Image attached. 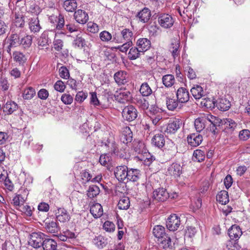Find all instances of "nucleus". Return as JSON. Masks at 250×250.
I'll use <instances>...</instances> for the list:
<instances>
[{
	"label": "nucleus",
	"mask_w": 250,
	"mask_h": 250,
	"mask_svg": "<svg viewBox=\"0 0 250 250\" xmlns=\"http://www.w3.org/2000/svg\"><path fill=\"white\" fill-rule=\"evenodd\" d=\"M165 228L157 225V245L160 248L167 250L171 247V239L165 232Z\"/></svg>",
	"instance_id": "obj_2"
},
{
	"label": "nucleus",
	"mask_w": 250,
	"mask_h": 250,
	"mask_svg": "<svg viewBox=\"0 0 250 250\" xmlns=\"http://www.w3.org/2000/svg\"><path fill=\"white\" fill-rule=\"evenodd\" d=\"M168 197V193L166 189L161 188L157 190V201L164 202Z\"/></svg>",
	"instance_id": "obj_42"
},
{
	"label": "nucleus",
	"mask_w": 250,
	"mask_h": 250,
	"mask_svg": "<svg viewBox=\"0 0 250 250\" xmlns=\"http://www.w3.org/2000/svg\"><path fill=\"white\" fill-rule=\"evenodd\" d=\"M74 18L79 23L84 24L88 20L87 14L83 10L79 9L74 13Z\"/></svg>",
	"instance_id": "obj_18"
},
{
	"label": "nucleus",
	"mask_w": 250,
	"mask_h": 250,
	"mask_svg": "<svg viewBox=\"0 0 250 250\" xmlns=\"http://www.w3.org/2000/svg\"><path fill=\"white\" fill-rule=\"evenodd\" d=\"M100 190L98 186L94 185L89 186L87 190V196L88 198L92 199L96 197L100 193Z\"/></svg>",
	"instance_id": "obj_32"
},
{
	"label": "nucleus",
	"mask_w": 250,
	"mask_h": 250,
	"mask_svg": "<svg viewBox=\"0 0 250 250\" xmlns=\"http://www.w3.org/2000/svg\"><path fill=\"white\" fill-rule=\"evenodd\" d=\"M190 92L195 99H200L205 96L203 88L199 85L194 86Z\"/></svg>",
	"instance_id": "obj_25"
},
{
	"label": "nucleus",
	"mask_w": 250,
	"mask_h": 250,
	"mask_svg": "<svg viewBox=\"0 0 250 250\" xmlns=\"http://www.w3.org/2000/svg\"><path fill=\"white\" fill-rule=\"evenodd\" d=\"M100 38L103 42H108L112 39V36L108 31H104L100 33Z\"/></svg>",
	"instance_id": "obj_56"
},
{
	"label": "nucleus",
	"mask_w": 250,
	"mask_h": 250,
	"mask_svg": "<svg viewBox=\"0 0 250 250\" xmlns=\"http://www.w3.org/2000/svg\"><path fill=\"white\" fill-rule=\"evenodd\" d=\"M56 218L61 222H65L70 219L67 211L63 208H59L56 212Z\"/></svg>",
	"instance_id": "obj_23"
},
{
	"label": "nucleus",
	"mask_w": 250,
	"mask_h": 250,
	"mask_svg": "<svg viewBox=\"0 0 250 250\" xmlns=\"http://www.w3.org/2000/svg\"><path fill=\"white\" fill-rule=\"evenodd\" d=\"M128 170V168L125 165L120 166L116 167L114 174L116 178L120 181L125 182Z\"/></svg>",
	"instance_id": "obj_11"
},
{
	"label": "nucleus",
	"mask_w": 250,
	"mask_h": 250,
	"mask_svg": "<svg viewBox=\"0 0 250 250\" xmlns=\"http://www.w3.org/2000/svg\"><path fill=\"white\" fill-rule=\"evenodd\" d=\"M103 229L107 232H113L115 229V226L112 222L107 221L104 224Z\"/></svg>",
	"instance_id": "obj_53"
},
{
	"label": "nucleus",
	"mask_w": 250,
	"mask_h": 250,
	"mask_svg": "<svg viewBox=\"0 0 250 250\" xmlns=\"http://www.w3.org/2000/svg\"><path fill=\"white\" fill-rule=\"evenodd\" d=\"M18 108V104L14 102H7L3 107V111L8 114H12Z\"/></svg>",
	"instance_id": "obj_36"
},
{
	"label": "nucleus",
	"mask_w": 250,
	"mask_h": 250,
	"mask_svg": "<svg viewBox=\"0 0 250 250\" xmlns=\"http://www.w3.org/2000/svg\"><path fill=\"white\" fill-rule=\"evenodd\" d=\"M205 158V153L200 149H196L194 151L193 159L194 161L201 162L204 161Z\"/></svg>",
	"instance_id": "obj_45"
},
{
	"label": "nucleus",
	"mask_w": 250,
	"mask_h": 250,
	"mask_svg": "<svg viewBox=\"0 0 250 250\" xmlns=\"http://www.w3.org/2000/svg\"><path fill=\"white\" fill-rule=\"evenodd\" d=\"M149 105L150 107L149 108V110L148 112V115L152 119V123L155 125H156V123L155 122V120L156 117H155V114L156 113V101H155L154 102H152L149 100Z\"/></svg>",
	"instance_id": "obj_33"
},
{
	"label": "nucleus",
	"mask_w": 250,
	"mask_h": 250,
	"mask_svg": "<svg viewBox=\"0 0 250 250\" xmlns=\"http://www.w3.org/2000/svg\"><path fill=\"white\" fill-rule=\"evenodd\" d=\"M179 42L176 40H175L174 42H172L170 44V51H171L174 59L178 57L180 54V51L179 50Z\"/></svg>",
	"instance_id": "obj_37"
},
{
	"label": "nucleus",
	"mask_w": 250,
	"mask_h": 250,
	"mask_svg": "<svg viewBox=\"0 0 250 250\" xmlns=\"http://www.w3.org/2000/svg\"><path fill=\"white\" fill-rule=\"evenodd\" d=\"M36 91L32 87L25 88L22 93V97L24 100H30L35 95Z\"/></svg>",
	"instance_id": "obj_41"
},
{
	"label": "nucleus",
	"mask_w": 250,
	"mask_h": 250,
	"mask_svg": "<svg viewBox=\"0 0 250 250\" xmlns=\"http://www.w3.org/2000/svg\"><path fill=\"white\" fill-rule=\"evenodd\" d=\"M182 167L180 165L177 163H173L168 168V173L171 175H173L174 177H178L182 172Z\"/></svg>",
	"instance_id": "obj_22"
},
{
	"label": "nucleus",
	"mask_w": 250,
	"mask_h": 250,
	"mask_svg": "<svg viewBox=\"0 0 250 250\" xmlns=\"http://www.w3.org/2000/svg\"><path fill=\"white\" fill-rule=\"evenodd\" d=\"M32 42V37L30 35L22 38L21 40L20 44H22L24 48H28L30 46Z\"/></svg>",
	"instance_id": "obj_50"
},
{
	"label": "nucleus",
	"mask_w": 250,
	"mask_h": 250,
	"mask_svg": "<svg viewBox=\"0 0 250 250\" xmlns=\"http://www.w3.org/2000/svg\"><path fill=\"white\" fill-rule=\"evenodd\" d=\"M29 27L30 31L33 33L40 31L41 26L38 17H33L29 19Z\"/></svg>",
	"instance_id": "obj_19"
},
{
	"label": "nucleus",
	"mask_w": 250,
	"mask_h": 250,
	"mask_svg": "<svg viewBox=\"0 0 250 250\" xmlns=\"http://www.w3.org/2000/svg\"><path fill=\"white\" fill-rule=\"evenodd\" d=\"M209 121L213 125V132L215 133V129L216 128V126H220L222 125V121L223 120H221L218 118H216L215 117L211 116V119H210Z\"/></svg>",
	"instance_id": "obj_55"
},
{
	"label": "nucleus",
	"mask_w": 250,
	"mask_h": 250,
	"mask_svg": "<svg viewBox=\"0 0 250 250\" xmlns=\"http://www.w3.org/2000/svg\"><path fill=\"white\" fill-rule=\"evenodd\" d=\"M121 34L124 41L128 42L132 41L133 39V33L129 29L125 28L122 30Z\"/></svg>",
	"instance_id": "obj_47"
},
{
	"label": "nucleus",
	"mask_w": 250,
	"mask_h": 250,
	"mask_svg": "<svg viewBox=\"0 0 250 250\" xmlns=\"http://www.w3.org/2000/svg\"><path fill=\"white\" fill-rule=\"evenodd\" d=\"M127 74L125 71H120L115 73L114 78L118 84H124L127 83Z\"/></svg>",
	"instance_id": "obj_26"
},
{
	"label": "nucleus",
	"mask_w": 250,
	"mask_h": 250,
	"mask_svg": "<svg viewBox=\"0 0 250 250\" xmlns=\"http://www.w3.org/2000/svg\"><path fill=\"white\" fill-rule=\"evenodd\" d=\"M42 247L44 250H55L57 248V243L52 239L44 238Z\"/></svg>",
	"instance_id": "obj_28"
},
{
	"label": "nucleus",
	"mask_w": 250,
	"mask_h": 250,
	"mask_svg": "<svg viewBox=\"0 0 250 250\" xmlns=\"http://www.w3.org/2000/svg\"><path fill=\"white\" fill-rule=\"evenodd\" d=\"M51 40L48 38L47 32L46 31L43 32L38 39L37 44L41 49H42L44 48L45 49H48V46Z\"/></svg>",
	"instance_id": "obj_12"
},
{
	"label": "nucleus",
	"mask_w": 250,
	"mask_h": 250,
	"mask_svg": "<svg viewBox=\"0 0 250 250\" xmlns=\"http://www.w3.org/2000/svg\"><path fill=\"white\" fill-rule=\"evenodd\" d=\"M187 140L189 145L192 147H196L202 142L203 137L199 133L196 132L188 135Z\"/></svg>",
	"instance_id": "obj_9"
},
{
	"label": "nucleus",
	"mask_w": 250,
	"mask_h": 250,
	"mask_svg": "<svg viewBox=\"0 0 250 250\" xmlns=\"http://www.w3.org/2000/svg\"><path fill=\"white\" fill-rule=\"evenodd\" d=\"M13 60L20 65H23L26 62L27 58L25 55L20 51H15L13 53Z\"/></svg>",
	"instance_id": "obj_30"
},
{
	"label": "nucleus",
	"mask_w": 250,
	"mask_h": 250,
	"mask_svg": "<svg viewBox=\"0 0 250 250\" xmlns=\"http://www.w3.org/2000/svg\"><path fill=\"white\" fill-rule=\"evenodd\" d=\"M90 211L95 218L100 217L103 214L102 206L99 203L93 204L90 208Z\"/></svg>",
	"instance_id": "obj_21"
},
{
	"label": "nucleus",
	"mask_w": 250,
	"mask_h": 250,
	"mask_svg": "<svg viewBox=\"0 0 250 250\" xmlns=\"http://www.w3.org/2000/svg\"><path fill=\"white\" fill-rule=\"evenodd\" d=\"M20 210L27 216H31L32 214V209L31 207L27 205L21 206Z\"/></svg>",
	"instance_id": "obj_59"
},
{
	"label": "nucleus",
	"mask_w": 250,
	"mask_h": 250,
	"mask_svg": "<svg viewBox=\"0 0 250 250\" xmlns=\"http://www.w3.org/2000/svg\"><path fill=\"white\" fill-rule=\"evenodd\" d=\"M49 96V93L48 91L44 88L40 89L38 92V97L43 100L47 99Z\"/></svg>",
	"instance_id": "obj_64"
},
{
	"label": "nucleus",
	"mask_w": 250,
	"mask_h": 250,
	"mask_svg": "<svg viewBox=\"0 0 250 250\" xmlns=\"http://www.w3.org/2000/svg\"><path fill=\"white\" fill-rule=\"evenodd\" d=\"M63 7L68 12L74 11L77 7V3L75 0H66L63 3Z\"/></svg>",
	"instance_id": "obj_38"
},
{
	"label": "nucleus",
	"mask_w": 250,
	"mask_h": 250,
	"mask_svg": "<svg viewBox=\"0 0 250 250\" xmlns=\"http://www.w3.org/2000/svg\"><path fill=\"white\" fill-rule=\"evenodd\" d=\"M134 150L139 155L145 153L147 150L146 148L145 143L141 141L136 142L134 144Z\"/></svg>",
	"instance_id": "obj_34"
},
{
	"label": "nucleus",
	"mask_w": 250,
	"mask_h": 250,
	"mask_svg": "<svg viewBox=\"0 0 250 250\" xmlns=\"http://www.w3.org/2000/svg\"><path fill=\"white\" fill-rule=\"evenodd\" d=\"M140 92L144 96H147L151 94L152 91L147 83H143L140 87Z\"/></svg>",
	"instance_id": "obj_51"
},
{
	"label": "nucleus",
	"mask_w": 250,
	"mask_h": 250,
	"mask_svg": "<svg viewBox=\"0 0 250 250\" xmlns=\"http://www.w3.org/2000/svg\"><path fill=\"white\" fill-rule=\"evenodd\" d=\"M59 74L61 78L63 79H67L69 77V73L68 69L64 66H62L59 69Z\"/></svg>",
	"instance_id": "obj_63"
},
{
	"label": "nucleus",
	"mask_w": 250,
	"mask_h": 250,
	"mask_svg": "<svg viewBox=\"0 0 250 250\" xmlns=\"http://www.w3.org/2000/svg\"><path fill=\"white\" fill-rule=\"evenodd\" d=\"M141 52H142V51L138 47H132L129 51L128 57L130 60H135L139 57Z\"/></svg>",
	"instance_id": "obj_44"
},
{
	"label": "nucleus",
	"mask_w": 250,
	"mask_h": 250,
	"mask_svg": "<svg viewBox=\"0 0 250 250\" xmlns=\"http://www.w3.org/2000/svg\"><path fill=\"white\" fill-rule=\"evenodd\" d=\"M62 101L65 104H70L73 102V97L69 94H64L61 97Z\"/></svg>",
	"instance_id": "obj_62"
},
{
	"label": "nucleus",
	"mask_w": 250,
	"mask_h": 250,
	"mask_svg": "<svg viewBox=\"0 0 250 250\" xmlns=\"http://www.w3.org/2000/svg\"><path fill=\"white\" fill-rule=\"evenodd\" d=\"M215 106L220 110L227 111L229 108L230 104L229 100L222 98L220 99L218 101L215 102Z\"/></svg>",
	"instance_id": "obj_27"
},
{
	"label": "nucleus",
	"mask_w": 250,
	"mask_h": 250,
	"mask_svg": "<svg viewBox=\"0 0 250 250\" xmlns=\"http://www.w3.org/2000/svg\"><path fill=\"white\" fill-rule=\"evenodd\" d=\"M0 87L3 90H7L9 88V83L6 78L0 77Z\"/></svg>",
	"instance_id": "obj_61"
},
{
	"label": "nucleus",
	"mask_w": 250,
	"mask_h": 250,
	"mask_svg": "<svg viewBox=\"0 0 250 250\" xmlns=\"http://www.w3.org/2000/svg\"><path fill=\"white\" fill-rule=\"evenodd\" d=\"M93 242L98 249H102L108 244V239L102 235H99L94 239Z\"/></svg>",
	"instance_id": "obj_24"
},
{
	"label": "nucleus",
	"mask_w": 250,
	"mask_h": 250,
	"mask_svg": "<svg viewBox=\"0 0 250 250\" xmlns=\"http://www.w3.org/2000/svg\"><path fill=\"white\" fill-rule=\"evenodd\" d=\"M250 137V131L248 129H243L239 132V138L240 140L246 141Z\"/></svg>",
	"instance_id": "obj_54"
},
{
	"label": "nucleus",
	"mask_w": 250,
	"mask_h": 250,
	"mask_svg": "<svg viewBox=\"0 0 250 250\" xmlns=\"http://www.w3.org/2000/svg\"><path fill=\"white\" fill-rule=\"evenodd\" d=\"M150 16V11L147 8H144L137 14V17L141 21L143 22H147L149 20Z\"/></svg>",
	"instance_id": "obj_31"
},
{
	"label": "nucleus",
	"mask_w": 250,
	"mask_h": 250,
	"mask_svg": "<svg viewBox=\"0 0 250 250\" xmlns=\"http://www.w3.org/2000/svg\"><path fill=\"white\" fill-rule=\"evenodd\" d=\"M159 24L164 29H168L171 27L174 23L172 17L167 14H157Z\"/></svg>",
	"instance_id": "obj_5"
},
{
	"label": "nucleus",
	"mask_w": 250,
	"mask_h": 250,
	"mask_svg": "<svg viewBox=\"0 0 250 250\" xmlns=\"http://www.w3.org/2000/svg\"><path fill=\"white\" fill-rule=\"evenodd\" d=\"M164 152V150L162 149H160V150L157 152L159 156V161L161 163L167 162L169 159V157L168 155V150H165V152Z\"/></svg>",
	"instance_id": "obj_49"
},
{
	"label": "nucleus",
	"mask_w": 250,
	"mask_h": 250,
	"mask_svg": "<svg viewBox=\"0 0 250 250\" xmlns=\"http://www.w3.org/2000/svg\"><path fill=\"white\" fill-rule=\"evenodd\" d=\"M201 104L202 105L207 108L211 107L212 105L213 106H215V102L212 101L209 98L202 99V101H201Z\"/></svg>",
	"instance_id": "obj_60"
},
{
	"label": "nucleus",
	"mask_w": 250,
	"mask_h": 250,
	"mask_svg": "<svg viewBox=\"0 0 250 250\" xmlns=\"http://www.w3.org/2000/svg\"><path fill=\"white\" fill-rule=\"evenodd\" d=\"M138 112L133 105H128L124 107L122 111V116L124 119L130 122L137 117Z\"/></svg>",
	"instance_id": "obj_6"
},
{
	"label": "nucleus",
	"mask_w": 250,
	"mask_h": 250,
	"mask_svg": "<svg viewBox=\"0 0 250 250\" xmlns=\"http://www.w3.org/2000/svg\"><path fill=\"white\" fill-rule=\"evenodd\" d=\"M136 157L141 161H143L146 165L149 166L155 160L154 156H152L146 150L145 153L138 155Z\"/></svg>",
	"instance_id": "obj_20"
},
{
	"label": "nucleus",
	"mask_w": 250,
	"mask_h": 250,
	"mask_svg": "<svg viewBox=\"0 0 250 250\" xmlns=\"http://www.w3.org/2000/svg\"><path fill=\"white\" fill-rule=\"evenodd\" d=\"M27 191L24 190L22 194H18L13 199L12 203L15 207H19L20 208L23 205V204L27 199Z\"/></svg>",
	"instance_id": "obj_15"
},
{
	"label": "nucleus",
	"mask_w": 250,
	"mask_h": 250,
	"mask_svg": "<svg viewBox=\"0 0 250 250\" xmlns=\"http://www.w3.org/2000/svg\"><path fill=\"white\" fill-rule=\"evenodd\" d=\"M45 235L41 232H33L30 234L28 243L30 245L35 248L41 247L44 240Z\"/></svg>",
	"instance_id": "obj_3"
},
{
	"label": "nucleus",
	"mask_w": 250,
	"mask_h": 250,
	"mask_svg": "<svg viewBox=\"0 0 250 250\" xmlns=\"http://www.w3.org/2000/svg\"><path fill=\"white\" fill-rule=\"evenodd\" d=\"M54 87L56 90L60 92H62L65 88V85L63 82L59 80L56 82L54 85Z\"/></svg>",
	"instance_id": "obj_57"
},
{
	"label": "nucleus",
	"mask_w": 250,
	"mask_h": 250,
	"mask_svg": "<svg viewBox=\"0 0 250 250\" xmlns=\"http://www.w3.org/2000/svg\"><path fill=\"white\" fill-rule=\"evenodd\" d=\"M228 234L231 240L236 241L242 235V231L238 226L234 225L229 229Z\"/></svg>",
	"instance_id": "obj_13"
},
{
	"label": "nucleus",
	"mask_w": 250,
	"mask_h": 250,
	"mask_svg": "<svg viewBox=\"0 0 250 250\" xmlns=\"http://www.w3.org/2000/svg\"><path fill=\"white\" fill-rule=\"evenodd\" d=\"M85 45V40L79 35L76 36V38L74 40L73 42V45L76 48H82Z\"/></svg>",
	"instance_id": "obj_46"
},
{
	"label": "nucleus",
	"mask_w": 250,
	"mask_h": 250,
	"mask_svg": "<svg viewBox=\"0 0 250 250\" xmlns=\"http://www.w3.org/2000/svg\"><path fill=\"white\" fill-rule=\"evenodd\" d=\"M44 228L47 232L51 233H58L60 229L56 222L50 220L45 221Z\"/></svg>",
	"instance_id": "obj_16"
},
{
	"label": "nucleus",
	"mask_w": 250,
	"mask_h": 250,
	"mask_svg": "<svg viewBox=\"0 0 250 250\" xmlns=\"http://www.w3.org/2000/svg\"><path fill=\"white\" fill-rule=\"evenodd\" d=\"M81 174L83 184H85L86 183L90 181L93 183H99L102 179L101 175H98L94 178H92L93 175L86 170H83Z\"/></svg>",
	"instance_id": "obj_10"
},
{
	"label": "nucleus",
	"mask_w": 250,
	"mask_h": 250,
	"mask_svg": "<svg viewBox=\"0 0 250 250\" xmlns=\"http://www.w3.org/2000/svg\"><path fill=\"white\" fill-rule=\"evenodd\" d=\"M222 125L225 126V129H229L232 131L234 130L237 126V124L231 119H223L222 121Z\"/></svg>",
	"instance_id": "obj_39"
},
{
	"label": "nucleus",
	"mask_w": 250,
	"mask_h": 250,
	"mask_svg": "<svg viewBox=\"0 0 250 250\" xmlns=\"http://www.w3.org/2000/svg\"><path fill=\"white\" fill-rule=\"evenodd\" d=\"M177 100L181 103L187 102L189 99L188 91L186 88L180 87L178 89L176 93Z\"/></svg>",
	"instance_id": "obj_14"
},
{
	"label": "nucleus",
	"mask_w": 250,
	"mask_h": 250,
	"mask_svg": "<svg viewBox=\"0 0 250 250\" xmlns=\"http://www.w3.org/2000/svg\"><path fill=\"white\" fill-rule=\"evenodd\" d=\"M205 120L202 118H198L195 120L194 125L198 133L201 131L205 127Z\"/></svg>",
	"instance_id": "obj_48"
},
{
	"label": "nucleus",
	"mask_w": 250,
	"mask_h": 250,
	"mask_svg": "<svg viewBox=\"0 0 250 250\" xmlns=\"http://www.w3.org/2000/svg\"><path fill=\"white\" fill-rule=\"evenodd\" d=\"M182 124V121L179 119H174L169 123L167 125H161L160 122L158 125L159 126V131L163 134L165 133H174L180 127ZM157 147L159 148L163 147L165 145V140L164 138V135L157 133Z\"/></svg>",
	"instance_id": "obj_1"
},
{
	"label": "nucleus",
	"mask_w": 250,
	"mask_h": 250,
	"mask_svg": "<svg viewBox=\"0 0 250 250\" xmlns=\"http://www.w3.org/2000/svg\"><path fill=\"white\" fill-rule=\"evenodd\" d=\"M180 219L175 214L170 215L167 219L166 225L170 231H175L178 229L180 225Z\"/></svg>",
	"instance_id": "obj_7"
},
{
	"label": "nucleus",
	"mask_w": 250,
	"mask_h": 250,
	"mask_svg": "<svg viewBox=\"0 0 250 250\" xmlns=\"http://www.w3.org/2000/svg\"><path fill=\"white\" fill-rule=\"evenodd\" d=\"M7 42L9 44L6 47L5 51L11 55V49L20 45L21 40L17 31L16 32L12 31L11 35L7 39Z\"/></svg>",
	"instance_id": "obj_4"
},
{
	"label": "nucleus",
	"mask_w": 250,
	"mask_h": 250,
	"mask_svg": "<svg viewBox=\"0 0 250 250\" xmlns=\"http://www.w3.org/2000/svg\"><path fill=\"white\" fill-rule=\"evenodd\" d=\"M216 200L222 205L227 204L229 201L228 192L225 190L219 192L216 196Z\"/></svg>",
	"instance_id": "obj_35"
},
{
	"label": "nucleus",
	"mask_w": 250,
	"mask_h": 250,
	"mask_svg": "<svg viewBox=\"0 0 250 250\" xmlns=\"http://www.w3.org/2000/svg\"><path fill=\"white\" fill-rule=\"evenodd\" d=\"M115 98L118 102L124 104L130 101L131 100L132 95L128 90H120L119 92H116Z\"/></svg>",
	"instance_id": "obj_8"
},
{
	"label": "nucleus",
	"mask_w": 250,
	"mask_h": 250,
	"mask_svg": "<svg viewBox=\"0 0 250 250\" xmlns=\"http://www.w3.org/2000/svg\"><path fill=\"white\" fill-rule=\"evenodd\" d=\"M126 174V181L137 182L141 176L140 171L138 169L128 168Z\"/></svg>",
	"instance_id": "obj_17"
},
{
	"label": "nucleus",
	"mask_w": 250,
	"mask_h": 250,
	"mask_svg": "<svg viewBox=\"0 0 250 250\" xmlns=\"http://www.w3.org/2000/svg\"><path fill=\"white\" fill-rule=\"evenodd\" d=\"M137 45L142 52H144L149 48L150 42L146 38L140 39L137 41Z\"/></svg>",
	"instance_id": "obj_29"
},
{
	"label": "nucleus",
	"mask_w": 250,
	"mask_h": 250,
	"mask_svg": "<svg viewBox=\"0 0 250 250\" xmlns=\"http://www.w3.org/2000/svg\"><path fill=\"white\" fill-rule=\"evenodd\" d=\"M130 206V201L129 199L127 197H122L120 198L118 207L120 209H127Z\"/></svg>",
	"instance_id": "obj_40"
},
{
	"label": "nucleus",
	"mask_w": 250,
	"mask_h": 250,
	"mask_svg": "<svg viewBox=\"0 0 250 250\" xmlns=\"http://www.w3.org/2000/svg\"><path fill=\"white\" fill-rule=\"evenodd\" d=\"M87 97V93L83 91H79L76 95L75 100L79 102H83Z\"/></svg>",
	"instance_id": "obj_58"
},
{
	"label": "nucleus",
	"mask_w": 250,
	"mask_h": 250,
	"mask_svg": "<svg viewBox=\"0 0 250 250\" xmlns=\"http://www.w3.org/2000/svg\"><path fill=\"white\" fill-rule=\"evenodd\" d=\"M167 108L170 110H174L178 106V102L174 99H168L166 101Z\"/></svg>",
	"instance_id": "obj_52"
},
{
	"label": "nucleus",
	"mask_w": 250,
	"mask_h": 250,
	"mask_svg": "<svg viewBox=\"0 0 250 250\" xmlns=\"http://www.w3.org/2000/svg\"><path fill=\"white\" fill-rule=\"evenodd\" d=\"M162 82L165 86L170 87L174 83V77L172 75H165L162 78Z\"/></svg>",
	"instance_id": "obj_43"
}]
</instances>
